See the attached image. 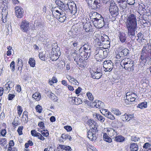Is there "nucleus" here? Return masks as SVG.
I'll return each mask as SVG.
<instances>
[{
    "mask_svg": "<svg viewBox=\"0 0 151 151\" xmlns=\"http://www.w3.org/2000/svg\"><path fill=\"white\" fill-rule=\"evenodd\" d=\"M111 111L114 114L117 116H120L122 114L121 112L119 110V109L116 108H113L111 109Z\"/></svg>",
    "mask_w": 151,
    "mask_h": 151,
    "instance_id": "72a5a7b5",
    "label": "nucleus"
},
{
    "mask_svg": "<svg viewBox=\"0 0 151 151\" xmlns=\"http://www.w3.org/2000/svg\"><path fill=\"white\" fill-rule=\"evenodd\" d=\"M6 139L4 138L1 139L0 141V144L2 145H4L6 143Z\"/></svg>",
    "mask_w": 151,
    "mask_h": 151,
    "instance_id": "4d7b16f0",
    "label": "nucleus"
},
{
    "mask_svg": "<svg viewBox=\"0 0 151 151\" xmlns=\"http://www.w3.org/2000/svg\"><path fill=\"white\" fill-rule=\"evenodd\" d=\"M107 38H108V36L106 35H104L103 36L101 35L99 36V39L100 41V43H101L105 44L106 43L103 42H104L105 41H107Z\"/></svg>",
    "mask_w": 151,
    "mask_h": 151,
    "instance_id": "c85d7f7f",
    "label": "nucleus"
},
{
    "mask_svg": "<svg viewBox=\"0 0 151 151\" xmlns=\"http://www.w3.org/2000/svg\"><path fill=\"white\" fill-rule=\"evenodd\" d=\"M120 65L126 70L129 71L134 70V62L129 58H125L121 62Z\"/></svg>",
    "mask_w": 151,
    "mask_h": 151,
    "instance_id": "f03ea898",
    "label": "nucleus"
},
{
    "mask_svg": "<svg viewBox=\"0 0 151 151\" xmlns=\"http://www.w3.org/2000/svg\"><path fill=\"white\" fill-rule=\"evenodd\" d=\"M57 2H58L59 4V6L62 8H63V6H64V4L63 2H61L60 1L58 0H56L55 1V3L58 4Z\"/></svg>",
    "mask_w": 151,
    "mask_h": 151,
    "instance_id": "052dcab7",
    "label": "nucleus"
},
{
    "mask_svg": "<svg viewBox=\"0 0 151 151\" xmlns=\"http://www.w3.org/2000/svg\"><path fill=\"white\" fill-rule=\"evenodd\" d=\"M64 128L68 132L70 131L72 129L71 127L70 126H65Z\"/></svg>",
    "mask_w": 151,
    "mask_h": 151,
    "instance_id": "774afa93",
    "label": "nucleus"
},
{
    "mask_svg": "<svg viewBox=\"0 0 151 151\" xmlns=\"http://www.w3.org/2000/svg\"><path fill=\"white\" fill-rule=\"evenodd\" d=\"M66 78L71 84L77 86L79 85V82L76 79L74 78L73 77L70 75H67L66 76Z\"/></svg>",
    "mask_w": 151,
    "mask_h": 151,
    "instance_id": "f3484780",
    "label": "nucleus"
},
{
    "mask_svg": "<svg viewBox=\"0 0 151 151\" xmlns=\"http://www.w3.org/2000/svg\"><path fill=\"white\" fill-rule=\"evenodd\" d=\"M40 24V22H38L37 21H35L34 27L32 28V29L33 30L36 29L39 27Z\"/></svg>",
    "mask_w": 151,
    "mask_h": 151,
    "instance_id": "c03bdc74",
    "label": "nucleus"
},
{
    "mask_svg": "<svg viewBox=\"0 0 151 151\" xmlns=\"http://www.w3.org/2000/svg\"><path fill=\"white\" fill-rule=\"evenodd\" d=\"M151 144L148 142H147L144 144L143 145V147L144 150H147L150 148Z\"/></svg>",
    "mask_w": 151,
    "mask_h": 151,
    "instance_id": "37998d69",
    "label": "nucleus"
},
{
    "mask_svg": "<svg viewBox=\"0 0 151 151\" xmlns=\"http://www.w3.org/2000/svg\"><path fill=\"white\" fill-rule=\"evenodd\" d=\"M8 11L6 10L3 9L2 11V22L5 23L6 22Z\"/></svg>",
    "mask_w": 151,
    "mask_h": 151,
    "instance_id": "aec40b11",
    "label": "nucleus"
},
{
    "mask_svg": "<svg viewBox=\"0 0 151 151\" xmlns=\"http://www.w3.org/2000/svg\"><path fill=\"white\" fill-rule=\"evenodd\" d=\"M28 63L30 65V66L32 67H34L35 66V60L33 58H30L28 62Z\"/></svg>",
    "mask_w": 151,
    "mask_h": 151,
    "instance_id": "ea45409f",
    "label": "nucleus"
},
{
    "mask_svg": "<svg viewBox=\"0 0 151 151\" xmlns=\"http://www.w3.org/2000/svg\"><path fill=\"white\" fill-rule=\"evenodd\" d=\"M39 58L42 60H45V58L42 52H40L39 54Z\"/></svg>",
    "mask_w": 151,
    "mask_h": 151,
    "instance_id": "13d9d810",
    "label": "nucleus"
},
{
    "mask_svg": "<svg viewBox=\"0 0 151 151\" xmlns=\"http://www.w3.org/2000/svg\"><path fill=\"white\" fill-rule=\"evenodd\" d=\"M103 138L104 140L107 142L110 143L112 142L111 139L110 137V136H109L106 133L104 134Z\"/></svg>",
    "mask_w": 151,
    "mask_h": 151,
    "instance_id": "f704fd0d",
    "label": "nucleus"
},
{
    "mask_svg": "<svg viewBox=\"0 0 151 151\" xmlns=\"http://www.w3.org/2000/svg\"><path fill=\"white\" fill-rule=\"evenodd\" d=\"M106 117L112 120H114L115 118L113 115L110 111H108L106 114H104Z\"/></svg>",
    "mask_w": 151,
    "mask_h": 151,
    "instance_id": "473e14b6",
    "label": "nucleus"
},
{
    "mask_svg": "<svg viewBox=\"0 0 151 151\" xmlns=\"http://www.w3.org/2000/svg\"><path fill=\"white\" fill-rule=\"evenodd\" d=\"M133 117L132 115H128L126 114H125L124 115H122L121 118L123 121H129Z\"/></svg>",
    "mask_w": 151,
    "mask_h": 151,
    "instance_id": "393cba45",
    "label": "nucleus"
},
{
    "mask_svg": "<svg viewBox=\"0 0 151 151\" xmlns=\"http://www.w3.org/2000/svg\"><path fill=\"white\" fill-rule=\"evenodd\" d=\"M130 151H137L138 150V146L137 144L133 143L130 145Z\"/></svg>",
    "mask_w": 151,
    "mask_h": 151,
    "instance_id": "2f4dec72",
    "label": "nucleus"
},
{
    "mask_svg": "<svg viewBox=\"0 0 151 151\" xmlns=\"http://www.w3.org/2000/svg\"><path fill=\"white\" fill-rule=\"evenodd\" d=\"M129 53V51L127 49L125 48L119 52L116 55V58L119 59L121 57L127 55Z\"/></svg>",
    "mask_w": 151,
    "mask_h": 151,
    "instance_id": "ddd939ff",
    "label": "nucleus"
},
{
    "mask_svg": "<svg viewBox=\"0 0 151 151\" xmlns=\"http://www.w3.org/2000/svg\"><path fill=\"white\" fill-rule=\"evenodd\" d=\"M10 67L11 71L13 72L15 70V62L14 61L12 62L10 65Z\"/></svg>",
    "mask_w": 151,
    "mask_h": 151,
    "instance_id": "de8ad7c7",
    "label": "nucleus"
},
{
    "mask_svg": "<svg viewBox=\"0 0 151 151\" xmlns=\"http://www.w3.org/2000/svg\"><path fill=\"white\" fill-rule=\"evenodd\" d=\"M32 97L37 101L39 100L40 98V94L39 93H35L32 95Z\"/></svg>",
    "mask_w": 151,
    "mask_h": 151,
    "instance_id": "a19ab883",
    "label": "nucleus"
},
{
    "mask_svg": "<svg viewBox=\"0 0 151 151\" xmlns=\"http://www.w3.org/2000/svg\"><path fill=\"white\" fill-rule=\"evenodd\" d=\"M15 97V95L13 94H9L8 95V99L9 100H12Z\"/></svg>",
    "mask_w": 151,
    "mask_h": 151,
    "instance_id": "69168bd1",
    "label": "nucleus"
},
{
    "mask_svg": "<svg viewBox=\"0 0 151 151\" xmlns=\"http://www.w3.org/2000/svg\"><path fill=\"white\" fill-rule=\"evenodd\" d=\"M114 141L118 142H122L124 141V137L122 135H116L114 138Z\"/></svg>",
    "mask_w": 151,
    "mask_h": 151,
    "instance_id": "a878e982",
    "label": "nucleus"
},
{
    "mask_svg": "<svg viewBox=\"0 0 151 151\" xmlns=\"http://www.w3.org/2000/svg\"><path fill=\"white\" fill-rule=\"evenodd\" d=\"M90 52L86 51H83L81 52L80 55L82 57L87 59L88 58L87 57H88L90 56Z\"/></svg>",
    "mask_w": 151,
    "mask_h": 151,
    "instance_id": "bb28decb",
    "label": "nucleus"
},
{
    "mask_svg": "<svg viewBox=\"0 0 151 151\" xmlns=\"http://www.w3.org/2000/svg\"><path fill=\"white\" fill-rule=\"evenodd\" d=\"M129 37L132 40H134L135 37V32L137 26H126Z\"/></svg>",
    "mask_w": 151,
    "mask_h": 151,
    "instance_id": "423d86ee",
    "label": "nucleus"
},
{
    "mask_svg": "<svg viewBox=\"0 0 151 151\" xmlns=\"http://www.w3.org/2000/svg\"><path fill=\"white\" fill-rule=\"evenodd\" d=\"M144 37V35L142 33L140 32H139L137 35V40L139 42H142L143 40H145Z\"/></svg>",
    "mask_w": 151,
    "mask_h": 151,
    "instance_id": "cd10ccee",
    "label": "nucleus"
},
{
    "mask_svg": "<svg viewBox=\"0 0 151 151\" xmlns=\"http://www.w3.org/2000/svg\"><path fill=\"white\" fill-rule=\"evenodd\" d=\"M126 26H137L136 16L134 14H131L127 17Z\"/></svg>",
    "mask_w": 151,
    "mask_h": 151,
    "instance_id": "7ed1b4c3",
    "label": "nucleus"
},
{
    "mask_svg": "<svg viewBox=\"0 0 151 151\" xmlns=\"http://www.w3.org/2000/svg\"><path fill=\"white\" fill-rule=\"evenodd\" d=\"M88 151H93L94 150H95V147L92 145H90L87 147Z\"/></svg>",
    "mask_w": 151,
    "mask_h": 151,
    "instance_id": "e2e57ef3",
    "label": "nucleus"
},
{
    "mask_svg": "<svg viewBox=\"0 0 151 151\" xmlns=\"http://www.w3.org/2000/svg\"><path fill=\"white\" fill-rule=\"evenodd\" d=\"M139 139V137L136 136H133L131 137V140L132 141L134 142L138 141Z\"/></svg>",
    "mask_w": 151,
    "mask_h": 151,
    "instance_id": "680f3d73",
    "label": "nucleus"
},
{
    "mask_svg": "<svg viewBox=\"0 0 151 151\" xmlns=\"http://www.w3.org/2000/svg\"><path fill=\"white\" fill-rule=\"evenodd\" d=\"M50 60L52 61H55L59 58V56L55 55H51L50 57Z\"/></svg>",
    "mask_w": 151,
    "mask_h": 151,
    "instance_id": "864d4df0",
    "label": "nucleus"
},
{
    "mask_svg": "<svg viewBox=\"0 0 151 151\" xmlns=\"http://www.w3.org/2000/svg\"><path fill=\"white\" fill-rule=\"evenodd\" d=\"M86 95L88 99L92 101L93 100V96L92 95V93H91L90 92H87Z\"/></svg>",
    "mask_w": 151,
    "mask_h": 151,
    "instance_id": "3c124183",
    "label": "nucleus"
},
{
    "mask_svg": "<svg viewBox=\"0 0 151 151\" xmlns=\"http://www.w3.org/2000/svg\"><path fill=\"white\" fill-rule=\"evenodd\" d=\"M36 136L38 137V138L42 140H44L45 138L39 133H37L36 134Z\"/></svg>",
    "mask_w": 151,
    "mask_h": 151,
    "instance_id": "5fc2aeb1",
    "label": "nucleus"
},
{
    "mask_svg": "<svg viewBox=\"0 0 151 151\" xmlns=\"http://www.w3.org/2000/svg\"><path fill=\"white\" fill-rule=\"evenodd\" d=\"M118 2L119 3V5L121 7L122 9H125L127 6V3L125 2V0H117Z\"/></svg>",
    "mask_w": 151,
    "mask_h": 151,
    "instance_id": "7c9ffc66",
    "label": "nucleus"
},
{
    "mask_svg": "<svg viewBox=\"0 0 151 151\" xmlns=\"http://www.w3.org/2000/svg\"><path fill=\"white\" fill-rule=\"evenodd\" d=\"M97 12L92 11L90 12L89 14V15L92 22L95 20V17L96 16Z\"/></svg>",
    "mask_w": 151,
    "mask_h": 151,
    "instance_id": "c756f323",
    "label": "nucleus"
},
{
    "mask_svg": "<svg viewBox=\"0 0 151 151\" xmlns=\"http://www.w3.org/2000/svg\"><path fill=\"white\" fill-rule=\"evenodd\" d=\"M149 46L150 45L149 43H147V45L144 46L142 50L141 53H147L146 51L147 50Z\"/></svg>",
    "mask_w": 151,
    "mask_h": 151,
    "instance_id": "a18cd8bd",
    "label": "nucleus"
},
{
    "mask_svg": "<svg viewBox=\"0 0 151 151\" xmlns=\"http://www.w3.org/2000/svg\"><path fill=\"white\" fill-rule=\"evenodd\" d=\"M6 84V86H9L10 88L13 87L14 86L13 83L12 82H9L8 83H7Z\"/></svg>",
    "mask_w": 151,
    "mask_h": 151,
    "instance_id": "338daca9",
    "label": "nucleus"
},
{
    "mask_svg": "<svg viewBox=\"0 0 151 151\" xmlns=\"http://www.w3.org/2000/svg\"><path fill=\"white\" fill-rule=\"evenodd\" d=\"M97 128L96 127H92L91 130L88 132V137L92 141H94L96 139V133L98 132Z\"/></svg>",
    "mask_w": 151,
    "mask_h": 151,
    "instance_id": "6e6552de",
    "label": "nucleus"
},
{
    "mask_svg": "<svg viewBox=\"0 0 151 151\" xmlns=\"http://www.w3.org/2000/svg\"><path fill=\"white\" fill-rule=\"evenodd\" d=\"M51 11L53 16L59 22H63L65 20L66 17L65 12L60 7H53Z\"/></svg>",
    "mask_w": 151,
    "mask_h": 151,
    "instance_id": "f257e3e1",
    "label": "nucleus"
},
{
    "mask_svg": "<svg viewBox=\"0 0 151 151\" xmlns=\"http://www.w3.org/2000/svg\"><path fill=\"white\" fill-rule=\"evenodd\" d=\"M92 105L93 106L99 109H103L104 107V103L98 100H96L95 102H93Z\"/></svg>",
    "mask_w": 151,
    "mask_h": 151,
    "instance_id": "2eb2a0df",
    "label": "nucleus"
},
{
    "mask_svg": "<svg viewBox=\"0 0 151 151\" xmlns=\"http://www.w3.org/2000/svg\"><path fill=\"white\" fill-rule=\"evenodd\" d=\"M23 128V126H19V127L17 131L19 135H21L22 134V130Z\"/></svg>",
    "mask_w": 151,
    "mask_h": 151,
    "instance_id": "6e6d98bb",
    "label": "nucleus"
},
{
    "mask_svg": "<svg viewBox=\"0 0 151 151\" xmlns=\"http://www.w3.org/2000/svg\"><path fill=\"white\" fill-rule=\"evenodd\" d=\"M140 59L145 63L149 61L150 58L147 53H141Z\"/></svg>",
    "mask_w": 151,
    "mask_h": 151,
    "instance_id": "dca6fc26",
    "label": "nucleus"
},
{
    "mask_svg": "<svg viewBox=\"0 0 151 151\" xmlns=\"http://www.w3.org/2000/svg\"><path fill=\"white\" fill-rule=\"evenodd\" d=\"M109 11L113 17H115L118 14V8L116 5L115 2L111 1L110 2Z\"/></svg>",
    "mask_w": 151,
    "mask_h": 151,
    "instance_id": "39448f33",
    "label": "nucleus"
},
{
    "mask_svg": "<svg viewBox=\"0 0 151 151\" xmlns=\"http://www.w3.org/2000/svg\"><path fill=\"white\" fill-rule=\"evenodd\" d=\"M29 25L28 22L26 20L22 21L20 25L21 30L24 32H27L29 28Z\"/></svg>",
    "mask_w": 151,
    "mask_h": 151,
    "instance_id": "9b49d317",
    "label": "nucleus"
},
{
    "mask_svg": "<svg viewBox=\"0 0 151 151\" xmlns=\"http://www.w3.org/2000/svg\"><path fill=\"white\" fill-rule=\"evenodd\" d=\"M103 65V67L105 69L104 70L106 72L111 71L113 67V63L110 60L105 61Z\"/></svg>",
    "mask_w": 151,
    "mask_h": 151,
    "instance_id": "1a4fd4ad",
    "label": "nucleus"
},
{
    "mask_svg": "<svg viewBox=\"0 0 151 151\" xmlns=\"http://www.w3.org/2000/svg\"><path fill=\"white\" fill-rule=\"evenodd\" d=\"M41 134L44 136L47 137L49 135L48 131L47 130L44 129L41 132Z\"/></svg>",
    "mask_w": 151,
    "mask_h": 151,
    "instance_id": "09e8293b",
    "label": "nucleus"
},
{
    "mask_svg": "<svg viewBox=\"0 0 151 151\" xmlns=\"http://www.w3.org/2000/svg\"><path fill=\"white\" fill-rule=\"evenodd\" d=\"M83 49L84 50V51L90 52V47L86 44H84L83 45Z\"/></svg>",
    "mask_w": 151,
    "mask_h": 151,
    "instance_id": "49530a36",
    "label": "nucleus"
},
{
    "mask_svg": "<svg viewBox=\"0 0 151 151\" xmlns=\"http://www.w3.org/2000/svg\"><path fill=\"white\" fill-rule=\"evenodd\" d=\"M96 117L98 120L101 122H104L105 120V119L104 117L99 114H97L96 115Z\"/></svg>",
    "mask_w": 151,
    "mask_h": 151,
    "instance_id": "58836bf2",
    "label": "nucleus"
},
{
    "mask_svg": "<svg viewBox=\"0 0 151 151\" xmlns=\"http://www.w3.org/2000/svg\"><path fill=\"white\" fill-rule=\"evenodd\" d=\"M102 75V73H98L94 71H93L91 74L92 77L93 79H98L100 78Z\"/></svg>",
    "mask_w": 151,
    "mask_h": 151,
    "instance_id": "412c9836",
    "label": "nucleus"
},
{
    "mask_svg": "<svg viewBox=\"0 0 151 151\" xmlns=\"http://www.w3.org/2000/svg\"><path fill=\"white\" fill-rule=\"evenodd\" d=\"M106 130V132L108 135L113 139H114L115 136L117 134L116 130L113 128H107Z\"/></svg>",
    "mask_w": 151,
    "mask_h": 151,
    "instance_id": "f8f14e48",
    "label": "nucleus"
},
{
    "mask_svg": "<svg viewBox=\"0 0 151 151\" xmlns=\"http://www.w3.org/2000/svg\"><path fill=\"white\" fill-rule=\"evenodd\" d=\"M94 26L96 28H101L104 25L103 17L99 20H95L92 22Z\"/></svg>",
    "mask_w": 151,
    "mask_h": 151,
    "instance_id": "9d476101",
    "label": "nucleus"
},
{
    "mask_svg": "<svg viewBox=\"0 0 151 151\" xmlns=\"http://www.w3.org/2000/svg\"><path fill=\"white\" fill-rule=\"evenodd\" d=\"M35 109L39 113H40L42 111V107L39 105H38L36 106Z\"/></svg>",
    "mask_w": 151,
    "mask_h": 151,
    "instance_id": "8fccbe9b",
    "label": "nucleus"
},
{
    "mask_svg": "<svg viewBox=\"0 0 151 151\" xmlns=\"http://www.w3.org/2000/svg\"><path fill=\"white\" fill-rule=\"evenodd\" d=\"M72 101H74V103L76 105H78L82 103V101L81 99L80 98H76L74 99H72Z\"/></svg>",
    "mask_w": 151,
    "mask_h": 151,
    "instance_id": "e433bc0d",
    "label": "nucleus"
},
{
    "mask_svg": "<svg viewBox=\"0 0 151 151\" xmlns=\"http://www.w3.org/2000/svg\"><path fill=\"white\" fill-rule=\"evenodd\" d=\"M49 97L51 99L54 100L55 101L58 102V97L53 93H51L48 95Z\"/></svg>",
    "mask_w": 151,
    "mask_h": 151,
    "instance_id": "4c0bfd02",
    "label": "nucleus"
},
{
    "mask_svg": "<svg viewBox=\"0 0 151 151\" xmlns=\"http://www.w3.org/2000/svg\"><path fill=\"white\" fill-rule=\"evenodd\" d=\"M23 65L22 60L21 59H18L17 62L18 70H19L20 68V70L21 71L23 66Z\"/></svg>",
    "mask_w": 151,
    "mask_h": 151,
    "instance_id": "c9c22d12",
    "label": "nucleus"
},
{
    "mask_svg": "<svg viewBox=\"0 0 151 151\" xmlns=\"http://www.w3.org/2000/svg\"><path fill=\"white\" fill-rule=\"evenodd\" d=\"M137 96L136 93L130 92H128L126 93L125 103L127 104H132L137 98Z\"/></svg>",
    "mask_w": 151,
    "mask_h": 151,
    "instance_id": "20e7f679",
    "label": "nucleus"
},
{
    "mask_svg": "<svg viewBox=\"0 0 151 151\" xmlns=\"http://www.w3.org/2000/svg\"><path fill=\"white\" fill-rule=\"evenodd\" d=\"M60 148L61 150H64L67 151H70L71 150V147L68 146L60 145L57 148V150L59 151V149Z\"/></svg>",
    "mask_w": 151,
    "mask_h": 151,
    "instance_id": "b1692460",
    "label": "nucleus"
},
{
    "mask_svg": "<svg viewBox=\"0 0 151 151\" xmlns=\"http://www.w3.org/2000/svg\"><path fill=\"white\" fill-rule=\"evenodd\" d=\"M38 125L42 129H44L45 128V127L44 125V123L42 122H39L38 124Z\"/></svg>",
    "mask_w": 151,
    "mask_h": 151,
    "instance_id": "bf43d9fd",
    "label": "nucleus"
},
{
    "mask_svg": "<svg viewBox=\"0 0 151 151\" xmlns=\"http://www.w3.org/2000/svg\"><path fill=\"white\" fill-rule=\"evenodd\" d=\"M83 28L86 32H88L91 29V26L90 23H83Z\"/></svg>",
    "mask_w": 151,
    "mask_h": 151,
    "instance_id": "5701e85b",
    "label": "nucleus"
},
{
    "mask_svg": "<svg viewBox=\"0 0 151 151\" xmlns=\"http://www.w3.org/2000/svg\"><path fill=\"white\" fill-rule=\"evenodd\" d=\"M68 6L69 9L72 13H75L77 10L76 5L73 2H71L68 4Z\"/></svg>",
    "mask_w": 151,
    "mask_h": 151,
    "instance_id": "a211bd4d",
    "label": "nucleus"
},
{
    "mask_svg": "<svg viewBox=\"0 0 151 151\" xmlns=\"http://www.w3.org/2000/svg\"><path fill=\"white\" fill-rule=\"evenodd\" d=\"M16 16L18 18H22L24 13L23 10L19 7L16 6L15 7Z\"/></svg>",
    "mask_w": 151,
    "mask_h": 151,
    "instance_id": "4468645a",
    "label": "nucleus"
},
{
    "mask_svg": "<svg viewBox=\"0 0 151 151\" xmlns=\"http://www.w3.org/2000/svg\"><path fill=\"white\" fill-rule=\"evenodd\" d=\"M69 137V135L65 134H63L61 135V137L62 139H68V137Z\"/></svg>",
    "mask_w": 151,
    "mask_h": 151,
    "instance_id": "0e129e2a",
    "label": "nucleus"
},
{
    "mask_svg": "<svg viewBox=\"0 0 151 151\" xmlns=\"http://www.w3.org/2000/svg\"><path fill=\"white\" fill-rule=\"evenodd\" d=\"M60 48L57 47L56 48H53L52 49V51L51 52V55H55L60 56Z\"/></svg>",
    "mask_w": 151,
    "mask_h": 151,
    "instance_id": "4be33fe9",
    "label": "nucleus"
},
{
    "mask_svg": "<svg viewBox=\"0 0 151 151\" xmlns=\"http://www.w3.org/2000/svg\"><path fill=\"white\" fill-rule=\"evenodd\" d=\"M3 88L4 89V93H6L9 92L10 90V87L9 86H6V84H5Z\"/></svg>",
    "mask_w": 151,
    "mask_h": 151,
    "instance_id": "603ef678",
    "label": "nucleus"
},
{
    "mask_svg": "<svg viewBox=\"0 0 151 151\" xmlns=\"http://www.w3.org/2000/svg\"><path fill=\"white\" fill-rule=\"evenodd\" d=\"M147 107V103L146 102H142L138 105V107L141 109L145 108Z\"/></svg>",
    "mask_w": 151,
    "mask_h": 151,
    "instance_id": "79ce46f5",
    "label": "nucleus"
},
{
    "mask_svg": "<svg viewBox=\"0 0 151 151\" xmlns=\"http://www.w3.org/2000/svg\"><path fill=\"white\" fill-rule=\"evenodd\" d=\"M118 37L120 41L122 42L123 43L125 42L127 37L125 33L123 32H119Z\"/></svg>",
    "mask_w": 151,
    "mask_h": 151,
    "instance_id": "6ab92c4d",
    "label": "nucleus"
},
{
    "mask_svg": "<svg viewBox=\"0 0 151 151\" xmlns=\"http://www.w3.org/2000/svg\"><path fill=\"white\" fill-rule=\"evenodd\" d=\"M88 5L92 9H97L100 7L99 0H86Z\"/></svg>",
    "mask_w": 151,
    "mask_h": 151,
    "instance_id": "0eeeda50",
    "label": "nucleus"
}]
</instances>
